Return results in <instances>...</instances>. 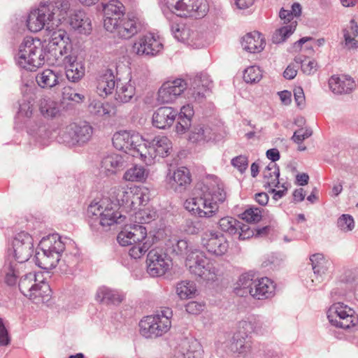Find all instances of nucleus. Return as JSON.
Listing matches in <instances>:
<instances>
[{"mask_svg":"<svg viewBox=\"0 0 358 358\" xmlns=\"http://www.w3.org/2000/svg\"><path fill=\"white\" fill-rule=\"evenodd\" d=\"M104 28L122 39H129L143 28V21L136 14L129 13L124 17L125 6L118 0L103 4Z\"/></svg>","mask_w":358,"mask_h":358,"instance_id":"obj_1","label":"nucleus"},{"mask_svg":"<svg viewBox=\"0 0 358 358\" xmlns=\"http://www.w3.org/2000/svg\"><path fill=\"white\" fill-rule=\"evenodd\" d=\"M226 199L227 193L223 184L214 181L196 188L193 196L185 201L184 207L192 215L210 218L218 212L219 205Z\"/></svg>","mask_w":358,"mask_h":358,"instance_id":"obj_2","label":"nucleus"},{"mask_svg":"<svg viewBox=\"0 0 358 358\" xmlns=\"http://www.w3.org/2000/svg\"><path fill=\"white\" fill-rule=\"evenodd\" d=\"M69 0H57L41 3L37 9L31 10L27 20V26L32 32H38L46 27L53 29L65 20L70 9Z\"/></svg>","mask_w":358,"mask_h":358,"instance_id":"obj_3","label":"nucleus"},{"mask_svg":"<svg viewBox=\"0 0 358 358\" xmlns=\"http://www.w3.org/2000/svg\"><path fill=\"white\" fill-rule=\"evenodd\" d=\"M87 215L89 224L95 231L100 228L108 230L110 226L123 224L126 220V216L117 210L115 204L105 205L104 201L92 203L87 208Z\"/></svg>","mask_w":358,"mask_h":358,"instance_id":"obj_4","label":"nucleus"},{"mask_svg":"<svg viewBox=\"0 0 358 358\" xmlns=\"http://www.w3.org/2000/svg\"><path fill=\"white\" fill-rule=\"evenodd\" d=\"M16 59L20 66L31 71L41 66L46 61V55L41 40L25 38L20 45Z\"/></svg>","mask_w":358,"mask_h":358,"instance_id":"obj_5","label":"nucleus"},{"mask_svg":"<svg viewBox=\"0 0 358 358\" xmlns=\"http://www.w3.org/2000/svg\"><path fill=\"white\" fill-rule=\"evenodd\" d=\"M40 251L36 253V264L44 269L55 268L60 262L62 253L65 249L64 243L58 234L43 238L39 244Z\"/></svg>","mask_w":358,"mask_h":358,"instance_id":"obj_6","label":"nucleus"},{"mask_svg":"<svg viewBox=\"0 0 358 358\" xmlns=\"http://www.w3.org/2000/svg\"><path fill=\"white\" fill-rule=\"evenodd\" d=\"M46 62L50 64L61 65L68 55H76L73 52L71 41L68 34L63 29L54 31L45 45Z\"/></svg>","mask_w":358,"mask_h":358,"instance_id":"obj_7","label":"nucleus"},{"mask_svg":"<svg viewBox=\"0 0 358 358\" xmlns=\"http://www.w3.org/2000/svg\"><path fill=\"white\" fill-rule=\"evenodd\" d=\"M172 311L165 308L153 315H148L139 322L140 333L145 338H156L166 333L171 325Z\"/></svg>","mask_w":358,"mask_h":358,"instance_id":"obj_8","label":"nucleus"},{"mask_svg":"<svg viewBox=\"0 0 358 358\" xmlns=\"http://www.w3.org/2000/svg\"><path fill=\"white\" fill-rule=\"evenodd\" d=\"M18 285L20 292L30 299L36 300V303L43 301V298L48 296L51 292L42 272L24 275L20 280Z\"/></svg>","mask_w":358,"mask_h":358,"instance_id":"obj_9","label":"nucleus"},{"mask_svg":"<svg viewBox=\"0 0 358 358\" xmlns=\"http://www.w3.org/2000/svg\"><path fill=\"white\" fill-rule=\"evenodd\" d=\"M92 134L93 128L87 122L71 123L60 130L57 141L69 147L82 145L90 140Z\"/></svg>","mask_w":358,"mask_h":358,"instance_id":"obj_10","label":"nucleus"},{"mask_svg":"<svg viewBox=\"0 0 358 358\" xmlns=\"http://www.w3.org/2000/svg\"><path fill=\"white\" fill-rule=\"evenodd\" d=\"M185 265L191 273L205 281H215L217 279L218 269L202 251L195 250V252H192L186 258Z\"/></svg>","mask_w":358,"mask_h":358,"instance_id":"obj_11","label":"nucleus"},{"mask_svg":"<svg viewBox=\"0 0 358 358\" xmlns=\"http://www.w3.org/2000/svg\"><path fill=\"white\" fill-rule=\"evenodd\" d=\"M112 141L113 146L116 149L122 150L135 157L146 158V153H144L143 150L146 147L143 145V139L138 134L120 131L114 134Z\"/></svg>","mask_w":358,"mask_h":358,"instance_id":"obj_12","label":"nucleus"},{"mask_svg":"<svg viewBox=\"0 0 358 358\" xmlns=\"http://www.w3.org/2000/svg\"><path fill=\"white\" fill-rule=\"evenodd\" d=\"M169 10L180 17L201 18L207 12L204 0H164Z\"/></svg>","mask_w":358,"mask_h":358,"instance_id":"obj_13","label":"nucleus"},{"mask_svg":"<svg viewBox=\"0 0 358 358\" xmlns=\"http://www.w3.org/2000/svg\"><path fill=\"white\" fill-rule=\"evenodd\" d=\"M327 315L329 323L337 328L349 329L358 324V316L355 311L341 302L332 304Z\"/></svg>","mask_w":358,"mask_h":358,"instance_id":"obj_14","label":"nucleus"},{"mask_svg":"<svg viewBox=\"0 0 358 358\" xmlns=\"http://www.w3.org/2000/svg\"><path fill=\"white\" fill-rule=\"evenodd\" d=\"M147 272L152 277L164 275L171 266V260L162 248H154L148 252L146 259Z\"/></svg>","mask_w":358,"mask_h":358,"instance_id":"obj_15","label":"nucleus"},{"mask_svg":"<svg viewBox=\"0 0 358 358\" xmlns=\"http://www.w3.org/2000/svg\"><path fill=\"white\" fill-rule=\"evenodd\" d=\"M201 245L207 252L215 256L224 255L229 248L226 237L215 230H207L201 234Z\"/></svg>","mask_w":358,"mask_h":358,"instance_id":"obj_16","label":"nucleus"},{"mask_svg":"<svg viewBox=\"0 0 358 358\" xmlns=\"http://www.w3.org/2000/svg\"><path fill=\"white\" fill-rule=\"evenodd\" d=\"M33 252L32 237L24 231L18 233L12 243V254L15 261L20 264L28 261Z\"/></svg>","mask_w":358,"mask_h":358,"instance_id":"obj_17","label":"nucleus"},{"mask_svg":"<svg viewBox=\"0 0 358 358\" xmlns=\"http://www.w3.org/2000/svg\"><path fill=\"white\" fill-rule=\"evenodd\" d=\"M146 148H143V152L146 153V158H141L146 164H151L152 160L157 157H165L169 155L172 148L171 141L164 136L155 137L152 141H147L143 143Z\"/></svg>","mask_w":358,"mask_h":358,"instance_id":"obj_18","label":"nucleus"},{"mask_svg":"<svg viewBox=\"0 0 358 358\" xmlns=\"http://www.w3.org/2000/svg\"><path fill=\"white\" fill-rule=\"evenodd\" d=\"M188 85L182 78L165 82L158 91L157 101L161 103L173 102L187 89Z\"/></svg>","mask_w":358,"mask_h":358,"instance_id":"obj_19","label":"nucleus"},{"mask_svg":"<svg viewBox=\"0 0 358 358\" xmlns=\"http://www.w3.org/2000/svg\"><path fill=\"white\" fill-rule=\"evenodd\" d=\"M150 200V192L148 188L135 187L129 191H123L119 202L127 210H136L141 206H145Z\"/></svg>","mask_w":358,"mask_h":358,"instance_id":"obj_20","label":"nucleus"},{"mask_svg":"<svg viewBox=\"0 0 358 358\" xmlns=\"http://www.w3.org/2000/svg\"><path fill=\"white\" fill-rule=\"evenodd\" d=\"M220 229L231 236H238L239 240H246L254 236V231L248 224H244L232 217H224L218 222Z\"/></svg>","mask_w":358,"mask_h":358,"instance_id":"obj_21","label":"nucleus"},{"mask_svg":"<svg viewBox=\"0 0 358 358\" xmlns=\"http://www.w3.org/2000/svg\"><path fill=\"white\" fill-rule=\"evenodd\" d=\"M162 48L159 38L150 33L141 36L133 45V50L138 55L154 56Z\"/></svg>","mask_w":358,"mask_h":358,"instance_id":"obj_22","label":"nucleus"},{"mask_svg":"<svg viewBox=\"0 0 358 358\" xmlns=\"http://www.w3.org/2000/svg\"><path fill=\"white\" fill-rule=\"evenodd\" d=\"M117 240L122 246L151 241L148 237L145 227L139 224H134L128 229L121 231L117 235Z\"/></svg>","mask_w":358,"mask_h":358,"instance_id":"obj_23","label":"nucleus"},{"mask_svg":"<svg viewBox=\"0 0 358 358\" xmlns=\"http://www.w3.org/2000/svg\"><path fill=\"white\" fill-rule=\"evenodd\" d=\"M212 87V81L207 73H201L195 76L187 90L188 97L196 101H201Z\"/></svg>","mask_w":358,"mask_h":358,"instance_id":"obj_24","label":"nucleus"},{"mask_svg":"<svg viewBox=\"0 0 358 358\" xmlns=\"http://www.w3.org/2000/svg\"><path fill=\"white\" fill-rule=\"evenodd\" d=\"M178 115V110L172 107H160L152 115V124L157 128L164 129L170 127Z\"/></svg>","mask_w":358,"mask_h":358,"instance_id":"obj_25","label":"nucleus"},{"mask_svg":"<svg viewBox=\"0 0 358 358\" xmlns=\"http://www.w3.org/2000/svg\"><path fill=\"white\" fill-rule=\"evenodd\" d=\"M127 166L124 157L116 153H111L103 157L101 162V171L106 176L117 173Z\"/></svg>","mask_w":358,"mask_h":358,"instance_id":"obj_26","label":"nucleus"},{"mask_svg":"<svg viewBox=\"0 0 358 358\" xmlns=\"http://www.w3.org/2000/svg\"><path fill=\"white\" fill-rule=\"evenodd\" d=\"M62 64L65 66L66 76L69 81L77 83L84 76V64L77 61L76 55L66 56Z\"/></svg>","mask_w":358,"mask_h":358,"instance_id":"obj_27","label":"nucleus"},{"mask_svg":"<svg viewBox=\"0 0 358 358\" xmlns=\"http://www.w3.org/2000/svg\"><path fill=\"white\" fill-rule=\"evenodd\" d=\"M251 289L250 296L254 299L262 300L274 295L275 285L266 277L260 279L256 278L254 287Z\"/></svg>","mask_w":358,"mask_h":358,"instance_id":"obj_28","label":"nucleus"},{"mask_svg":"<svg viewBox=\"0 0 358 358\" xmlns=\"http://www.w3.org/2000/svg\"><path fill=\"white\" fill-rule=\"evenodd\" d=\"M251 349L252 341L250 334L246 331L241 329L238 327V330L234 334L232 338L231 344V351L245 355L251 351Z\"/></svg>","mask_w":358,"mask_h":358,"instance_id":"obj_29","label":"nucleus"},{"mask_svg":"<svg viewBox=\"0 0 358 358\" xmlns=\"http://www.w3.org/2000/svg\"><path fill=\"white\" fill-rule=\"evenodd\" d=\"M329 86L335 94H349L355 87V83L350 77L334 75L329 80Z\"/></svg>","mask_w":358,"mask_h":358,"instance_id":"obj_30","label":"nucleus"},{"mask_svg":"<svg viewBox=\"0 0 358 358\" xmlns=\"http://www.w3.org/2000/svg\"><path fill=\"white\" fill-rule=\"evenodd\" d=\"M120 80L115 79V75L111 69H107L101 75L97 81V92L101 96H106L113 92L115 87H117V83Z\"/></svg>","mask_w":358,"mask_h":358,"instance_id":"obj_31","label":"nucleus"},{"mask_svg":"<svg viewBox=\"0 0 358 358\" xmlns=\"http://www.w3.org/2000/svg\"><path fill=\"white\" fill-rule=\"evenodd\" d=\"M171 187L176 191L182 192L191 182V176L188 169L180 167L167 178Z\"/></svg>","mask_w":358,"mask_h":358,"instance_id":"obj_32","label":"nucleus"},{"mask_svg":"<svg viewBox=\"0 0 358 358\" xmlns=\"http://www.w3.org/2000/svg\"><path fill=\"white\" fill-rule=\"evenodd\" d=\"M265 40L258 31L247 34L242 38L243 48L250 53L261 52L265 46Z\"/></svg>","mask_w":358,"mask_h":358,"instance_id":"obj_33","label":"nucleus"},{"mask_svg":"<svg viewBox=\"0 0 358 358\" xmlns=\"http://www.w3.org/2000/svg\"><path fill=\"white\" fill-rule=\"evenodd\" d=\"M310 260L316 280L318 282H320L322 280L323 275L328 272L332 263L330 260L325 259L324 255L320 253L313 255L310 256Z\"/></svg>","mask_w":358,"mask_h":358,"instance_id":"obj_34","label":"nucleus"},{"mask_svg":"<svg viewBox=\"0 0 358 358\" xmlns=\"http://www.w3.org/2000/svg\"><path fill=\"white\" fill-rule=\"evenodd\" d=\"M214 138L213 129L204 124L195 125L190 130L189 141L193 143H204Z\"/></svg>","mask_w":358,"mask_h":358,"instance_id":"obj_35","label":"nucleus"},{"mask_svg":"<svg viewBox=\"0 0 358 358\" xmlns=\"http://www.w3.org/2000/svg\"><path fill=\"white\" fill-rule=\"evenodd\" d=\"M70 23L73 29L84 34H89L92 30L91 21L83 10L76 11L71 17Z\"/></svg>","mask_w":358,"mask_h":358,"instance_id":"obj_36","label":"nucleus"},{"mask_svg":"<svg viewBox=\"0 0 358 358\" xmlns=\"http://www.w3.org/2000/svg\"><path fill=\"white\" fill-rule=\"evenodd\" d=\"M96 301L107 305H117L122 301V296L115 290L103 286L98 289L96 294Z\"/></svg>","mask_w":358,"mask_h":358,"instance_id":"obj_37","label":"nucleus"},{"mask_svg":"<svg viewBox=\"0 0 358 358\" xmlns=\"http://www.w3.org/2000/svg\"><path fill=\"white\" fill-rule=\"evenodd\" d=\"M263 175L264 187L266 189L271 187H279L280 169L275 163L270 162L264 170Z\"/></svg>","mask_w":358,"mask_h":358,"instance_id":"obj_38","label":"nucleus"},{"mask_svg":"<svg viewBox=\"0 0 358 358\" xmlns=\"http://www.w3.org/2000/svg\"><path fill=\"white\" fill-rule=\"evenodd\" d=\"M166 247L167 250L171 253L180 256L187 255V257L192 252H195L196 250L192 248L186 239H170L166 243Z\"/></svg>","mask_w":358,"mask_h":358,"instance_id":"obj_39","label":"nucleus"},{"mask_svg":"<svg viewBox=\"0 0 358 358\" xmlns=\"http://www.w3.org/2000/svg\"><path fill=\"white\" fill-rule=\"evenodd\" d=\"M136 88L129 80L127 83H117L115 100L120 103H128L134 97Z\"/></svg>","mask_w":358,"mask_h":358,"instance_id":"obj_40","label":"nucleus"},{"mask_svg":"<svg viewBox=\"0 0 358 358\" xmlns=\"http://www.w3.org/2000/svg\"><path fill=\"white\" fill-rule=\"evenodd\" d=\"M58 75L51 69H45L36 76L38 85L42 88H52L59 83Z\"/></svg>","mask_w":358,"mask_h":358,"instance_id":"obj_41","label":"nucleus"},{"mask_svg":"<svg viewBox=\"0 0 358 358\" xmlns=\"http://www.w3.org/2000/svg\"><path fill=\"white\" fill-rule=\"evenodd\" d=\"M178 352L182 358H201L200 345L196 341H183L180 345Z\"/></svg>","mask_w":358,"mask_h":358,"instance_id":"obj_42","label":"nucleus"},{"mask_svg":"<svg viewBox=\"0 0 358 358\" xmlns=\"http://www.w3.org/2000/svg\"><path fill=\"white\" fill-rule=\"evenodd\" d=\"M39 110L42 115L47 118L55 117L59 113L57 103L49 97H44L40 100Z\"/></svg>","mask_w":358,"mask_h":358,"instance_id":"obj_43","label":"nucleus"},{"mask_svg":"<svg viewBox=\"0 0 358 358\" xmlns=\"http://www.w3.org/2000/svg\"><path fill=\"white\" fill-rule=\"evenodd\" d=\"M89 109L92 114L98 116L107 115L110 117L116 114L115 107L108 102L102 103L99 101H93L90 103Z\"/></svg>","mask_w":358,"mask_h":358,"instance_id":"obj_44","label":"nucleus"},{"mask_svg":"<svg viewBox=\"0 0 358 358\" xmlns=\"http://www.w3.org/2000/svg\"><path fill=\"white\" fill-rule=\"evenodd\" d=\"M241 329L246 331L248 334L255 333L257 334H264L267 331L264 323L259 319L252 317L249 320L241 321L239 322Z\"/></svg>","mask_w":358,"mask_h":358,"instance_id":"obj_45","label":"nucleus"},{"mask_svg":"<svg viewBox=\"0 0 358 358\" xmlns=\"http://www.w3.org/2000/svg\"><path fill=\"white\" fill-rule=\"evenodd\" d=\"M297 26V22H292L288 24H285L279 29H277L272 36V41L273 43L278 44L283 43L295 31Z\"/></svg>","mask_w":358,"mask_h":358,"instance_id":"obj_46","label":"nucleus"},{"mask_svg":"<svg viewBox=\"0 0 358 358\" xmlns=\"http://www.w3.org/2000/svg\"><path fill=\"white\" fill-rule=\"evenodd\" d=\"M171 31L174 38L178 41L187 43L189 44L192 41L191 38L194 33L184 24H172L171 25Z\"/></svg>","mask_w":358,"mask_h":358,"instance_id":"obj_47","label":"nucleus"},{"mask_svg":"<svg viewBox=\"0 0 358 358\" xmlns=\"http://www.w3.org/2000/svg\"><path fill=\"white\" fill-rule=\"evenodd\" d=\"M3 271L5 273V282L9 286L15 285L20 274L17 263L6 262Z\"/></svg>","mask_w":358,"mask_h":358,"instance_id":"obj_48","label":"nucleus"},{"mask_svg":"<svg viewBox=\"0 0 358 358\" xmlns=\"http://www.w3.org/2000/svg\"><path fill=\"white\" fill-rule=\"evenodd\" d=\"M176 290L180 299H187L195 294L196 288L194 282L182 280L177 284Z\"/></svg>","mask_w":358,"mask_h":358,"instance_id":"obj_49","label":"nucleus"},{"mask_svg":"<svg viewBox=\"0 0 358 358\" xmlns=\"http://www.w3.org/2000/svg\"><path fill=\"white\" fill-rule=\"evenodd\" d=\"M147 176L148 172L143 166H134L124 173L123 178L128 181L143 182L147 178Z\"/></svg>","mask_w":358,"mask_h":358,"instance_id":"obj_50","label":"nucleus"},{"mask_svg":"<svg viewBox=\"0 0 358 358\" xmlns=\"http://www.w3.org/2000/svg\"><path fill=\"white\" fill-rule=\"evenodd\" d=\"M33 106L34 99L31 96H23V98L19 101L17 117H31L33 113Z\"/></svg>","mask_w":358,"mask_h":358,"instance_id":"obj_51","label":"nucleus"},{"mask_svg":"<svg viewBox=\"0 0 358 358\" xmlns=\"http://www.w3.org/2000/svg\"><path fill=\"white\" fill-rule=\"evenodd\" d=\"M206 227L205 222L201 220H186L183 224V229L187 234L194 235L203 231Z\"/></svg>","mask_w":358,"mask_h":358,"instance_id":"obj_52","label":"nucleus"},{"mask_svg":"<svg viewBox=\"0 0 358 358\" xmlns=\"http://www.w3.org/2000/svg\"><path fill=\"white\" fill-rule=\"evenodd\" d=\"M255 279H254V275L250 273L242 274L238 280V287L236 289H240L245 290L244 292L249 293L250 294L251 288L254 287Z\"/></svg>","mask_w":358,"mask_h":358,"instance_id":"obj_53","label":"nucleus"},{"mask_svg":"<svg viewBox=\"0 0 358 358\" xmlns=\"http://www.w3.org/2000/svg\"><path fill=\"white\" fill-rule=\"evenodd\" d=\"M343 34L344 38L343 46L350 44V42L358 36V25L355 20H351L349 24L343 28Z\"/></svg>","mask_w":358,"mask_h":358,"instance_id":"obj_54","label":"nucleus"},{"mask_svg":"<svg viewBox=\"0 0 358 358\" xmlns=\"http://www.w3.org/2000/svg\"><path fill=\"white\" fill-rule=\"evenodd\" d=\"M152 244V241L131 244L132 246L129 250V254L131 258L139 259L150 249Z\"/></svg>","mask_w":358,"mask_h":358,"instance_id":"obj_55","label":"nucleus"},{"mask_svg":"<svg viewBox=\"0 0 358 358\" xmlns=\"http://www.w3.org/2000/svg\"><path fill=\"white\" fill-rule=\"evenodd\" d=\"M262 77V71L257 66H251L247 68L243 73V79L248 83H257L261 80Z\"/></svg>","mask_w":358,"mask_h":358,"instance_id":"obj_56","label":"nucleus"},{"mask_svg":"<svg viewBox=\"0 0 358 358\" xmlns=\"http://www.w3.org/2000/svg\"><path fill=\"white\" fill-rule=\"evenodd\" d=\"M262 217V210L259 208L251 207L242 213V219L247 222H257Z\"/></svg>","mask_w":358,"mask_h":358,"instance_id":"obj_57","label":"nucleus"},{"mask_svg":"<svg viewBox=\"0 0 358 358\" xmlns=\"http://www.w3.org/2000/svg\"><path fill=\"white\" fill-rule=\"evenodd\" d=\"M338 227L343 231H352L355 227L353 217L347 214L342 215L337 221Z\"/></svg>","mask_w":358,"mask_h":358,"instance_id":"obj_58","label":"nucleus"},{"mask_svg":"<svg viewBox=\"0 0 358 358\" xmlns=\"http://www.w3.org/2000/svg\"><path fill=\"white\" fill-rule=\"evenodd\" d=\"M192 120L178 115L176 131L178 134H185L191 126Z\"/></svg>","mask_w":358,"mask_h":358,"instance_id":"obj_59","label":"nucleus"},{"mask_svg":"<svg viewBox=\"0 0 358 358\" xmlns=\"http://www.w3.org/2000/svg\"><path fill=\"white\" fill-rule=\"evenodd\" d=\"M231 164L243 173L248 166V157L244 155L237 156L231 159Z\"/></svg>","mask_w":358,"mask_h":358,"instance_id":"obj_60","label":"nucleus"},{"mask_svg":"<svg viewBox=\"0 0 358 358\" xmlns=\"http://www.w3.org/2000/svg\"><path fill=\"white\" fill-rule=\"evenodd\" d=\"M156 212H148L147 210H142L136 214V219L139 220L141 224L149 223L156 217Z\"/></svg>","mask_w":358,"mask_h":358,"instance_id":"obj_61","label":"nucleus"},{"mask_svg":"<svg viewBox=\"0 0 358 358\" xmlns=\"http://www.w3.org/2000/svg\"><path fill=\"white\" fill-rule=\"evenodd\" d=\"M312 134L313 131L310 129L306 128L304 129L302 128L296 130L294 133V135L292 138L296 143L299 144L302 143L303 141L305 140L306 138H309L312 135Z\"/></svg>","mask_w":358,"mask_h":358,"instance_id":"obj_62","label":"nucleus"},{"mask_svg":"<svg viewBox=\"0 0 358 358\" xmlns=\"http://www.w3.org/2000/svg\"><path fill=\"white\" fill-rule=\"evenodd\" d=\"M317 70V63L315 60H308L304 59V62H302L301 65V71L307 74L312 75L314 74Z\"/></svg>","mask_w":358,"mask_h":358,"instance_id":"obj_63","label":"nucleus"},{"mask_svg":"<svg viewBox=\"0 0 358 358\" xmlns=\"http://www.w3.org/2000/svg\"><path fill=\"white\" fill-rule=\"evenodd\" d=\"M10 343V338L3 320L0 317V346H7Z\"/></svg>","mask_w":358,"mask_h":358,"instance_id":"obj_64","label":"nucleus"}]
</instances>
